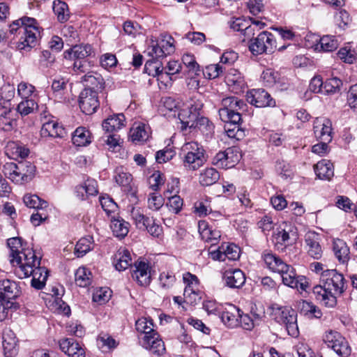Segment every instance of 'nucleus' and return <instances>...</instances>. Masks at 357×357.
Listing matches in <instances>:
<instances>
[{
  "label": "nucleus",
  "instance_id": "nucleus-1",
  "mask_svg": "<svg viewBox=\"0 0 357 357\" xmlns=\"http://www.w3.org/2000/svg\"><path fill=\"white\" fill-rule=\"evenodd\" d=\"M7 245L10 252V261L15 267L16 275L20 278L31 275V286L42 289L48 278V271L40 266V257L36 256L32 248H25L21 238H10L8 239Z\"/></svg>",
  "mask_w": 357,
  "mask_h": 357
},
{
  "label": "nucleus",
  "instance_id": "nucleus-2",
  "mask_svg": "<svg viewBox=\"0 0 357 357\" xmlns=\"http://www.w3.org/2000/svg\"><path fill=\"white\" fill-rule=\"evenodd\" d=\"M344 278L335 269H326L320 275V284L313 288L316 299L328 307L337 304V296L344 291Z\"/></svg>",
  "mask_w": 357,
  "mask_h": 357
},
{
  "label": "nucleus",
  "instance_id": "nucleus-3",
  "mask_svg": "<svg viewBox=\"0 0 357 357\" xmlns=\"http://www.w3.org/2000/svg\"><path fill=\"white\" fill-rule=\"evenodd\" d=\"M262 259L268 269L281 275L284 285L296 289L298 291H307L309 283L306 278L297 275L294 268L284 262L276 255L266 250L262 254Z\"/></svg>",
  "mask_w": 357,
  "mask_h": 357
},
{
  "label": "nucleus",
  "instance_id": "nucleus-4",
  "mask_svg": "<svg viewBox=\"0 0 357 357\" xmlns=\"http://www.w3.org/2000/svg\"><path fill=\"white\" fill-rule=\"evenodd\" d=\"M203 107L201 100L192 98L178 113L181 123V130L187 128H197L203 134L211 135L214 130V126L208 118L199 116V112Z\"/></svg>",
  "mask_w": 357,
  "mask_h": 357
},
{
  "label": "nucleus",
  "instance_id": "nucleus-5",
  "mask_svg": "<svg viewBox=\"0 0 357 357\" xmlns=\"http://www.w3.org/2000/svg\"><path fill=\"white\" fill-rule=\"evenodd\" d=\"M19 31L22 34L17 43V48L20 51H29L37 44V39L40 36L39 26L34 18L23 17L15 20L10 25L9 33L14 34Z\"/></svg>",
  "mask_w": 357,
  "mask_h": 357
},
{
  "label": "nucleus",
  "instance_id": "nucleus-6",
  "mask_svg": "<svg viewBox=\"0 0 357 357\" xmlns=\"http://www.w3.org/2000/svg\"><path fill=\"white\" fill-rule=\"evenodd\" d=\"M174 40L169 35L162 36L155 44L151 46L149 54L153 58H163L174 52ZM145 71L153 77H156L161 71L164 70L161 62L154 59L147 61L144 66Z\"/></svg>",
  "mask_w": 357,
  "mask_h": 357
},
{
  "label": "nucleus",
  "instance_id": "nucleus-7",
  "mask_svg": "<svg viewBox=\"0 0 357 357\" xmlns=\"http://www.w3.org/2000/svg\"><path fill=\"white\" fill-rule=\"evenodd\" d=\"M183 167L189 171H195L202 167L206 158L202 145L196 142L185 143L180 152Z\"/></svg>",
  "mask_w": 357,
  "mask_h": 357
},
{
  "label": "nucleus",
  "instance_id": "nucleus-8",
  "mask_svg": "<svg viewBox=\"0 0 357 357\" xmlns=\"http://www.w3.org/2000/svg\"><path fill=\"white\" fill-rule=\"evenodd\" d=\"M3 172L13 182L24 184L33 179L36 167L29 161H20L17 163L7 162L3 167Z\"/></svg>",
  "mask_w": 357,
  "mask_h": 357
},
{
  "label": "nucleus",
  "instance_id": "nucleus-9",
  "mask_svg": "<svg viewBox=\"0 0 357 357\" xmlns=\"http://www.w3.org/2000/svg\"><path fill=\"white\" fill-rule=\"evenodd\" d=\"M275 319L284 325L289 335L296 337L299 334L297 324V313L291 307L279 306L274 304L271 306Z\"/></svg>",
  "mask_w": 357,
  "mask_h": 357
},
{
  "label": "nucleus",
  "instance_id": "nucleus-10",
  "mask_svg": "<svg viewBox=\"0 0 357 357\" xmlns=\"http://www.w3.org/2000/svg\"><path fill=\"white\" fill-rule=\"evenodd\" d=\"M246 105L243 100L237 97L229 96L224 98L221 101V107L218 113L222 121H241V110H245Z\"/></svg>",
  "mask_w": 357,
  "mask_h": 357
},
{
  "label": "nucleus",
  "instance_id": "nucleus-11",
  "mask_svg": "<svg viewBox=\"0 0 357 357\" xmlns=\"http://www.w3.org/2000/svg\"><path fill=\"white\" fill-rule=\"evenodd\" d=\"M249 50L254 55L271 54L277 50V42L271 33L264 31L252 38L248 45Z\"/></svg>",
  "mask_w": 357,
  "mask_h": 357
},
{
  "label": "nucleus",
  "instance_id": "nucleus-12",
  "mask_svg": "<svg viewBox=\"0 0 357 357\" xmlns=\"http://www.w3.org/2000/svg\"><path fill=\"white\" fill-rule=\"evenodd\" d=\"M323 340L327 346L339 356L347 357L350 354L351 349L349 344L340 333L332 330L326 331Z\"/></svg>",
  "mask_w": 357,
  "mask_h": 357
},
{
  "label": "nucleus",
  "instance_id": "nucleus-13",
  "mask_svg": "<svg viewBox=\"0 0 357 357\" xmlns=\"http://www.w3.org/2000/svg\"><path fill=\"white\" fill-rule=\"evenodd\" d=\"M79 105L86 115L95 113L100 105L98 93L91 88L84 89L79 94Z\"/></svg>",
  "mask_w": 357,
  "mask_h": 357
},
{
  "label": "nucleus",
  "instance_id": "nucleus-14",
  "mask_svg": "<svg viewBox=\"0 0 357 357\" xmlns=\"http://www.w3.org/2000/svg\"><path fill=\"white\" fill-rule=\"evenodd\" d=\"M139 340L142 347L153 354L161 356L165 351L164 342L156 331L149 335L139 336Z\"/></svg>",
  "mask_w": 357,
  "mask_h": 357
},
{
  "label": "nucleus",
  "instance_id": "nucleus-15",
  "mask_svg": "<svg viewBox=\"0 0 357 357\" xmlns=\"http://www.w3.org/2000/svg\"><path fill=\"white\" fill-rule=\"evenodd\" d=\"M210 256L213 260L225 261L227 259L235 261L240 257V249L233 243H222L218 249L210 252Z\"/></svg>",
  "mask_w": 357,
  "mask_h": 357
},
{
  "label": "nucleus",
  "instance_id": "nucleus-16",
  "mask_svg": "<svg viewBox=\"0 0 357 357\" xmlns=\"http://www.w3.org/2000/svg\"><path fill=\"white\" fill-rule=\"evenodd\" d=\"M247 101L257 107H271L275 105L270 94L262 89H255L246 94Z\"/></svg>",
  "mask_w": 357,
  "mask_h": 357
},
{
  "label": "nucleus",
  "instance_id": "nucleus-17",
  "mask_svg": "<svg viewBox=\"0 0 357 357\" xmlns=\"http://www.w3.org/2000/svg\"><path fill=\"white\" fill-rule=\"evenodd\" d=\"M132 278L140 286H147L151 282V266L144 261H135L132 271Z\"/></svg>",
  "mask_w": 357,
  "mask_h": 357
},
{
  "label": "nucleus",
  "instance_id": "nucleus-18",
  "mask_svg": "<svg viewBox=\"0 0 357 357\" xmlns=\"http://www.w3.org/2000/svg\"><path fill=\"white\" fill-rule=\"evenodd\" d=\"M314 133L318 140L331 142L332 140V123L324 117L317 118L314 121Z\"/></svg>",
  "mask_w": 357,
  "mask_h": 357
},
{
  "label": "nucleus",
  "instance_id": "nucleus-19",
  "mask_svg": "<svg viewBox=\"0 0 357 357\" xmlns=\"http://www.w3.org/2000/svg\"><path fill=\"white\" fill-rule=\"evenodd\" d=\"M20 293L19 282L9 279L0 280V299L10 301L17 298Z\"/></svg>",
  "mask_w": 357,
  "mask_h": 357
},
{
  "label": "nucleus",
  "instance_id": "nucleus-20",
  "mask_svg": "<svg viewBox=\"0 0 357 357\" xmlns=\"http://www.w3.org/2000/svg\"><path fill=\"white\" fill-rule=\"evenodd\" d=\"M305 238L308 255L315 259H320L323 254V250L319 243L320 236L314 231H308L305 234Z\"/></svg>",
  "mask_w": 357,
  "mask_h": 357
},
{
  "label": "nucleus",
  "instance_id": "nucleus-21",
  "mask_svg": "<svg viewBox=\"0 0 357 357\" xmlns=\"http://www.w3.org/2000/svg\"><path fill=\"white\" fill-rule=\"evenodd\" d=\"M241 310L235 305L229 304L222 312L220 319L223 324L229 328H235L239 325Z\"/></svg>",
  "mask_w": 357,
  "mask_h": 357
},
{
  "label": "nucleus",
  "instance_id": "nucleus-22",
  "mask_svg": "<svg viewBox=\"0 0 357 357\" xmlns=\"http://www.w3.org/2000/svg\"><path fill=\"white\" fill-rule=\"evenodd\" d=\"M198 231L201 238L204 241L210 243L211 245H215L221 236L219 230L213 229L204 220H200L198 222Z\"/></svg>",
  "mask_w": 357,
  "mask_h": 357
},
{
  "label": "nucleus",
  "instance_id": "nucleus-23",
  "mask_svg": "<svg viewBox=\"0 0 357 357\" xmlns=\"http://www.w3.org/2000/svg\"><path fill=\"white\" fill-rule=\"evenodd\" d=\"M2 346L6 357H13L17 353V340L15 333L10 329H6L2 335Z\"/></svg>",
  "mask_w": 357,
  "mask_h": 357
},
{
  "label": "nucleus",
  "instance_id": "nucleus-24",
  "mask_svg": "<svg viewBox=\"0 0 357 357\" xmlns=\"http://www.w3.org/2000/svg\"><path fill=\"white\" fill-rule=\"evenodd\" d=\"M223 279L226 284L230 288H239L242 287L245 282L244 273L238 268L225 271L223 275Z\"/></svg>",
  "mask_w": 357,
  "mask_h": 357
},
{
  "label": "nucleus",
  "instance_id": "nucleus-25",
  "mask_svg": "<svg viewBox=\"0 0 357 357\" xmlns=\"http://www.w3.org/2000/svg\"><path fill=\"white\" fill-rule=\"evenodd\" d=\"M65 134V129L54 121L44 123L40 129V135L43 138H62Z\"/></svg>",
  "mask_w": 357,
  "mask_h": 357
},
{
  "label": "nucleus",
  "instance_id": "nucleus-26",
  "mask_svg": "<svg viewBox=\"0 0 357 357\" xmlns=\"http://www.w3.org/2000/svg\"><path fill=\"white\" fill-rule=\"evenodd\" d=\"M92 52L93 48L89 44L73 45L72 48L64 52L63 56L67 59L81 60L85 59Z\"/></svg>",
  "mask_w": 357,
  "mask_h": 357
},
{
  "label": "nucleus",
  "instance_id": "nucleus-27",
  "mask_svg": "<svg viewBox=\"0 0 357 357\" xmlns=\"http://www.w3.org/2000/svg\"><path fill=\"white\" fill-rule=\"evenodd\" d=\"M234 153V149H227L225 151H220L213 159V164L220 167H231V162H235L239 160V157L236 155L235 160L233 159Z\"/></svg>",
  "mask_w": 357,
  "mask_h": 357
},
{
  "label": "nucleus",
  "instance_id": "nucleus-28",
  "mask_svg": "<svg viewBox=\"0 0 357 357\" xmlns=\"http://www.w3.org/2000/svg\"><path fill=\"white\" fill-rule=\"evenodd\" d=\"M340 43L335 36L326 35L319 38L314 44V50L319 52H333L335 50Z\"/></svg>",
  "mask_w": 357,
  "mask_h": 357
},
{
  "label": "nucleus",
  "instance_id": "nucleus-29",
  "mask_svg": "<svg viewBox=\"0 0 357 357\" xmlns=\"http://www.w3.org/2000/svg\"><path fill=\"white\" fill-rule=\"evenodd\" d=\"M317 176L320 179L330 180L334 175L333 163L327 160H321L314 166Z\"/></svg>",
  "mask_w": 357,
  "mask_h": 357
},
{
  "label": "nucleus",
  "instance_id": "nucleus-30",
  "mask_svg": "<svg viewBox=\"0 0 357 357\" xmlns=\"http://www.w3.org/2000/svg\"><path fill=\"white\" fill-rule=\"evenodd\" d=\"M125 116L123 114H114L104 120L102 126L107 132L117 131L125 126Z\"/></svg>",
  "mask_w": 357,
  "mask_h": 357
},
{
  "label": "nucleus",
  "instance_id": "nucleus-31",
  "mask_svg": "<svg viewBox=\"0 0 357 357\" xmlns=\"http://www.w3.org/2000/svg\"><path fill=\"white\" fill-rule=\"evenodd\" d=\"M6 153L12 159L25 158L29 154V149L15 142H9L6 146Z\"/></svg>",
  "mask_w": 357,
  "mask_h": 357
},
{
  "label": "nucleus",
  "instance_id": "nucleus-32",
  "mask_svg": "<svg viewBox=\"0 0 357 357\" xmlns=\"http://www.w3.org/2000/svg\"><path fill=\"white\" fill-rule=\"evenodd\" d=\"M130 136L133 142H146L149 137V128L144 123H135L130 130Z\"/></svg>",
  "mask_w": 357,
  "mask_h": 357
},
{
  "label": "nucleus",
  "instance_id": "nucleus-33",
  "mask_svg": "<svg viewBox=\"0 0 357 357\" xmlns=\"http://www.w3.org/2000/svg\"><path fill=\"white\" fill-rule=\"evenodd\" d=\"M297 308L300 313L308 318H320L322 312L319 307L312 303L301 300L297 303Z\"/></svg>",
  "mask_w": 357,
  "mask_h": 357
},
{
  "label": "nucleus",
  "instance_id": "nucleus-34",
  "mask_svg": "<svg viewBox=\"0 0 357 357\" xmlns=\"http://www.w3.org/2000/svg\"><path fill=\"white\" fill-rule=\"evenodd\" d=\"M72 142L77 146H85L91 142V132L84 127H78L73 133Z\"/></svg>",
  "mask_w": 357,
  "mask_h": 357
},
{
  "label": "nucleus",
  "instance_id": "nucleus-35",
  "mask_svg": "<svg viewBox=\"0 0 357 357\" xmlns=\"http://www.w3.org/2000/svg\"><path fill=\"white\" fill-rule=\"evenodd\" d=\"M131 256L130 252L126 249H119L115 255L114 264L119 271L126 270L131 265Z\"/></svg>",
  "mask_w": 357,
  "mask_h": 357
},
{
  "label": "nucleus",
  "instance_id": "nucleus-36",
  "mask_svg": "<svg viewBox=\"0 0 357 357\" xmlns=\"http://www.w3.org/2000/svg\"><path fill=\"white\" fill-rule=\"evenodd\" d=\"M290 225L286 222H282L276 231L274 232V236L277 244L280 245H289L291 239V236H294V234L291 233L290 229Z\"/></svg>",
  "mask_w": 357,
  "mask_h": 357
},
{
  "label": "nucleus",
  "instance_id": "nucleus-37",
  "mask_svg": "<svg viewBox=\"0 0 357 357\" xmlns=\"http://www.w3.org/2000/svg\"><path fill=\"white\" fill-rule=\"evenodd\" d=\"M220 179L219 172L213 167L202 170L199 176V183L203 186H209Z\"/></svg>",
  "mask_w": 357,
  "mask_h": 357
},
{
  "label": "nucleus",
  "instance_id": "nucleus-38",
  "mask_svg": "<svg viewBox=\"0 0 357 357\" xmlns=\"http://www.w3.org/2000/svg\"><path fill=\"white\" fill-rule=\"evenodd\" d=\"M129 225L128 222L119 217L112 220L110 227L115 236L122 238L128 234Z\"/></svg>",
  "mask_w": 357,
  "mask_h": 357
},
{
  "label": "nucleus",
  "instance_id": "nucleus-39",
  "mask_svg": "<svg viewBox=\"0 0 357 357\" xmlns=\"http://www.w3.org/2000/svg\"><path fill=\"white\" fill-rule=\"evenodd\" d=\"M16 119L11 109H6L0 114V129L3 131H11L16 126Z\"/></svg>",
  "mask_w": 357,
  "mask_h": 357
},
{
  "label": "nucleus",
  "instance_id": "nucleus-40",
  "mask_svg": "<svg viewBox=\"0 0 357 357\" xmlns=\"http://www.w3.org/2000/svg\"><path fill=\"white\" fill-rule=\"evenodd\" d=\"M130 215L136 227L141 230L146 227V224L149 225V222L152 221V218L144 215L143 211L139 207H132L130 211Z\"/></svg>",
  "mask_w": 357,
  "mask_h": 357
},
{
  "label": "nucleus",
  "instance_id": "nucleus-41",
  "mask_svg": "<svg viewBox=\"0 0 357 357\" xmlns=\"http://www.w3.org/2000/svg\"><path fill=\"white\" fill-rule=\"evenodd\" d=\"M93 245V239L92 236H89L82 238L77 241L75 247V255L77 257H82L92 250Z\"/></svg>",
  "mask_w": 357,
  "mask_h": 357
},
{
  "label": "nucleus",
  "instance_id": "nucleus-42",
  "mask_svg": "<svg viewBox=\"0 0 357 357\" xmlns=\"http://www.w3.org/2000/svg\"><path fill=\"white\" fill-rule=\"evenodd\" d=\"M333 251L340 262L344 263L349 259V249L342 240L337 239L333 241Z\"/></svg>",
  "mask_w": 357,
  "mask_h": 357
},
{
  "label": "nucleus",
  "instance_id": "nucleus-43",
  "mask_svg": "<svg viewBox=\"0 0 357 357\" xmlns=\"http://www.w3.org/2000/svg\"><path fill=\"white\" fill-rule=\"evenodd\" d=\"M53 10L59 22H64L68 20L70 13L66 3L55 0L53 3Z\"/></svg>",
  "mask_w": 357,
  "mask_h": 357
},
{
  "label": "nucleus",
  "instance_id": "nucleus-44",
  "mask_svg": "<svg viewBox=\"0 0 357 357\" xmlns=\"http://www.w3.org/2000/svg\"><path fill=\"white\" fill-rule=\"evenodd\" d=\"M222 121L225 123L224 128L229 137L238 139L243 136V131L240 128L242 120L237 122H234L233 121Z\"/></svg>",
  "mask_w": 357,
  "mask_h": 357
},
{
  "label": "nucleus",
  "instance_id": "nucleus-45",
  "mask_svg": "<svg viewBox=\"0 0 357 357\" xmlns=\"http://www.w3.org/2000/svg\"><path fill=\"white\" fill-rule=\"evenodd\" d=\"M75 280L79 287H86L91 282V273L84 267H79L75 273Z\"/></svg>",
  "mask_w": 357,
  "mask_h": 357
},
{
  "label": "nucleus",
  "instance_id": "nucleus-46",
  "mask_svg": "<svg viewBox=\"0 0 357 357\" xmlns=\"http://www.w3.org/2000/svg\"><path fill=\"white\" fill-rule=\"evenodd\" d=\"M114 177L117 184L125 188L129 187L132 181V175L123 167L115 169Z\"/></svg>",
  "mask_w": 357,
  "mask_h": 357
},
{
  "label": "nucleus",
  "instance_id": "nucleus-47",
  "mask_svg": "<svg viewBox=\"0 0 357 357\" xmlns=\"http://www.w3.org/2000/svg\"><path fill=\"white\" fill-rule=\"evenodd\" d=\"M38 107L37 102L33 98L22 99L17 105V111L21 116H26L33 113Z\"/></svg>",
  "mask_w": 357,
  "mask_h": 357
},
{
  "label": "nucleus",
  "instance_id": "nucleus-48",
  "mask_svg": "<svg viewBox=\"0 0 357 357\" xmlns=\"http://www.w3.org/2000/svg\"><path fill=\"white\" fill-rule=\"evenodd\" d=\"M52 295L54 297V303L55 310L66 315L70 314V307L61 299V296L62 295L61 294V291L58 288L54 287L52 289Z\"/></svg>",
  "mask_w": 357,
  "mask_h": 357
},
{
  "label": "nucleus",
  "instance_id": "nucleus-49",
  "mask_svg": "<svg viewBox=\"0 0 357 357\" xmlns=\"http://www.w3.org/2000/svg\"><path fill=\"white\" fill-rule=\"evenodd\" d=\"M342 82L337 77H332L324 82L323 93L324 95L334 94L340 92Z\"/></svg>",
  "mask_w": 357,
  "mask_h": 357
},
{
  "label": "nucleus",
  "instance_id": "nucleus-50",
  "mask_svg": "<svg viewBox=\"0 0 357 357\" xmlns=\"http://www.w3.org/2000/svg\"><path fill=\"white\" fill-rule=\"evenodd\" d=\"M23 201L27 207L39 210H43L48 206L47 202L40 199L36 195H25Z\"/></svg>",
  "mask_w": 357,
  "mask_h": 357
},
{
  "label": "nucleus",
  "instance_id": "nucleus-51",
  "mask_svg": "<svg viewBox=\"0 0 357 357\" xmlns=\"http://www.w3.org/2000/svg\"><path fill=\"white\" fill-rule=\"evenodd\" d=\"M82 81L86 83V85L96 89H101L104 84L102 76L94 72H87L86 74L82 77Z\"/></svg>",
  "mask_w": 357,
  "mask_h": 357
},
{
  "label": "nucleus",
  "instance_id": "nucleus-52",
  "mask_svg": "<svg viewBox=\"0 0 357 357\" xmlns=\"http://www.w3.org/2000/svg\"><path fill=\"white\" fill-rule=\"evenodd\" d=\"M136 330L141 333V336L149 335L155 331L153 329V324L151 319L145 317L139 318L135 323Z\"/></svg>",
  "mask_w": 357,
  "mask_h": 357
},
{
  "label": "nucleus",
  "instance_id": "nucleus-53",
  "mask_svg": "<svg viewBox=\"0 0 357 357\" xmlns=\"http://www.w3.org/2000/svg\"><path fill=\"white\" fill-rule=\"evenodd\" d=\"M182 62L188 68L190 76L197 75L199 72V66L197 63L195 58L192 54H185L182 57Z\"/></svg>",
  "mask_w": 357,
  "mask_h": 357
},
{
  "label": "nucleus",
  "instance_id": "nucleus-54",
  "mask_svg": "<svg viewBox=\"0 0 357 357\" xmlns=\"http://www.w3.org/2000/svg\"><path fill=\"white\" fill-rule=\"evenodd\" d=\"M226 79L228 85L237 86L243 87L245 85L243 77L240 72L236 69H231L226 75Z\"/></svg>",
  "mask_w": 357,
  "mask_h": 357
},
{
  "label": "nucleus",
  "instance_id": "nucleus-55",
  "mask_svg": "<svg viewBox=\"0 0 357 357\" xmlns=\"http://www.w3.org/2000/svg\"><path fill=\"white\" fill-rule=\"evenodd\" d=\"M261 79L266 86H273L280 79V75L273 69L268 68L263 71Z\"/></svg>",
  "mask_w": 357,
  "mask_h": 357
},
{
  "label": "nucleus",
  "instance_id": "nucleus-56",
  "mask_svg": "<svg viewBox=\"0 0 357 357\" xmlns=\"http://www.w3.org/2000/svg\"><path fill=\"white\" fill-rule=\"evenodd\" d=\"M200 300L197 288L190 289L185 287L183 291V301L190 305H195Z\"/></svg>",
  "mask_w": 357,
  "mask_h": 357
},
{
  "label": "nucleus",
  "instance_id": "nucleus-57",
  "mask_svg": "<svg viewBox=\"0 0 357 357\" xmlns=\"http://www.w3.org/2000/svg\"><path fill=\"white\" fill-rule=\"evenodd\" d=\"M97 342L99 347L102 349H112L116 348L118 345L116 341L107 333L100 334L97 338Z\"/></svg>",
  "mask_w": 357,
  "mask_h": 357
},
{
  "label": "nucleus",
  "instance_id": "nucleus-58",
  "mask_svg": "<svg viewBox=\"0 0 357 357\" xmlns=\"http://www.w3.org/2000/svg\"><path fill=\"white\" fill-rule=\"evenodd\" d=\"M225 69L219 63L211 64L205 68L204 74L208 79H215L220 76Z\"/></svg>",
  "mask_w": 357,
  "mask_h": 357
},
{
  "label": "nucleus",
  "instance_id": "nucleus-59",
  "mask_svg": "<svg viewBox=\"0 0 357 357\" xmlns=\"http://www.w3.org/2000/svg\"><path fill=\"white\" fill-rule=\"evenodd\" d=\"M175 154L176 151L172 147H166L156 152L155 160L158 163H164L172 160Z\"/></svg>",
  "mask_w": 357,
  "mask_h": 357
},
{
  "label": "nucleus",
  "instance_id": "nucleus-60",
  "mask_svg": "<svg viewBox=\"0 0 357 357\" xmlns=\"http://www.w3.org/2000/svg\"><path fill=\"white\" fill-rule=\"evenodd\" d=\"M15 93L13 85L6 84L1 88L0 104H9L10 100L14 97Z\"/></svg>",
  "mask_w": 357,
  "mask_h": 357
},
{
  "label": "nucleus",
  "instance_id": "nucleus-61",
  "mask_svg": "<svg viewBox=\"0 0 357 357\" xmlns=\"http://www.w3.org/2000/svg\"><path fill=\"white\" fill-rule=\"evenodd\" d=\"M35 87L26 82H20L17 86V93L22 99H30L33 95Z\"/></svg>",
  "mask_w": 357,
  "mask_h": 357
},
{
  "label": "nucleus",
  "instance_id": "nucleus-62",
  "mask_svg": "<svg viewBox=\"0 0 357 357\" xmlns=\"http://www.w3.org/2000/svg\"><path fill=\"white\" fill-rule=\"evenodd\" d=\"M164 204L163 197L156 193L149 194L148 198V208L152 211H158Z\"/></svg>",
  "mask_w": 357,
  "mask_h": 357
},
{
  "label": "nucleus",
  "instance_id": "nucleus-63",
  "mask_svg": "<svg viewBox=\"0 0 357 357\" xmlns=\"http://www.w3.org/2000/svg\"><path fill=\"white\" fill-rule=\"evenodd\" d=\"M100 63L102 68L109 70L116 66L118 61L114 54L106 53L101 56Z\"/></svg>",
  "mask_w": 357,
  "mask_h": 357
},
{
  "label": "nucleus",
  "instance_id": "nucleus-64",
  "mask_svg": "<svg viewBox=\"0 0 357 357\" xmlns=\"http://www.w3.org/2000/svg\"><path fill=\"white\" fill-rule=\"evenodd\" d=\"M347 102L351 109L357 112V84L350 86L347 91Z\"/></svg>",
  "mask_w": 357,
  "mask_h": 357
}]
</instances>
